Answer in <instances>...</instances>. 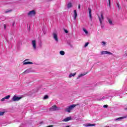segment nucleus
I'll list each match as a JSON object with an SVG mask.
<instances>
[{
  "label": "nucleus",
  "mask_w": 127,
  "mask_h": 127,
  "mask_svg": "<svg viewBox=\"0 0 127 127\" xmlns=\"http://www.w3.org/2000/svg\"><path fill=\"white\" fill-rule=\"evenodd\" d=\"M31 45L32 48H33L34 51H36L37 50V42L35 40H33L31 41Z\"/></svg>",
  "instance_id": "1"
},
{
  "label": "nucleus",
  "mask_w": 127,
  "mask_h": 127,
  "mask_svg": "<svg viewBox=\"0 0 127 127\" xmlns=\"http://www.w3.org/2000/svg\"><path fill=\"white\" fill-rule=\"evenodd\" d=\"M75 107L76 105L75 104H72L69 106H67L66 108H65V111L67 113H71V111H72Z\"/></svg>",
  "instance_id": "2"
},
{
  "label": "nucleus",
  "mask_w": 127,
  "mask_h": 127,
  "mask_svg": "<svg viewBox=\"0 0 127 127\" xmlns=\"http://www.w3.org/2000/svg\"><path fill=\"white\" fill-rule=\"evenodd\" d=\"M35 14H36V11L34 10L29 11L27 13V15L29 16V17H33V16H35Z\"/></svg>",
  "instance_id": "3"
},
{
  "label": "nucleus",
  "mask_w": 127,
  "mask_h": 127,
  "mask_svg": "<svg viewBox=\"0 0 127 127\" xmlns=\"http://www.w3.org/2000/svg\"><path fill=\"white\" fill-rule=\"evenodd\" d=\"M53 39L56 41V42H58L59 40L58 39V33L54 32L53 34Z\"/></svg>",
  "instance_id": "4"
},
{
  "label": "nucleus",
  "mask_w": 127,
  "mask_h": 127,
  "mask_svg": "<svg viewBox=\"0 0 127 127\" xmlns=\"http://www.w3.org/2000/svg\"><path fill=\"white\" fill-rule=\"evenodd\" d=\"M60 108L57 107L56 105H54L50 108V111H59Z\"/></svg>",
  "instance_id": "5"
},
{
  "label": "nucleus",
  "mask_w": 127,
  "mask_h": 127,
  "mask_svg": "<svg viewBox=\"0 0 127 127\" xmlns=\"http://www.w3.org/2000/svg\"><path fill=\"white\" fill-rule=\"evenodd\" d=\"M21 97H18L16 95H14L12 98V100L13 102H16L17 101H19V100H21Z\"/></svg>",
  "instance_id": "6"
},
{
  "label": "nucleus",
  "mask_w": 127,
  "mask_h": 127,
  "mask_svg": "<svg viewBox=\"0 0 127 127\" xmlns=\"http://www.w3.org/2000/svg\"><path fill=\"white\" fill-rule=\"evenodd\" d=\"M101 55H105L107 54V55H113V53L108 52L107 51H102L101 52Z\"/></svg>",
  "instance_id": "7"
},
{
  "label": "nucleus",
  "mask_w": 127,
  "mask_h": 127,
  "mask_svg": "<svg viewBox=\"0 0 127 127\" xmlns=\"http://www.w3.org/2000/svg\"><path fill=\"white\" fill-rule=\"evenodd\" d=\"M83 127H95L96 124H90V123H86L83 125Z\"/></svg>",
  "instance_id": "8"
},
{
  "label": "nucleus",
  "mask_w": 127,
  "mask_h": 127,
  "mask_svg": "<svg viewBox=\"0 0 127 127\" xmlns=\"http://www.w3.org/2000/svg\"><path fill=\"white\" fill-rule=\"evenodd\" d=\"M98 18L100 21V23L102 24V23H103V21H104V15L103 13H102L100 16H98Z\"/></svg>",
  "instance_id": "9"
},
{
  "label": "nucleus",
  "mask_w": 127,
  "mask_h": 127,
  "mask_svg": "<svg viewBox=\"0 0 127 127\" xmlns=\"http://www.w3.org/2000/svg\"><path fill=\"white\" fill-rule=\"evenodd\" d=\"M28 60H25L24 62H23V65H27V64H32L33 63L31 62H26L28 61Z\"/></svg>",
  "instance_id": "10"
},
{
  "label": "nucleus",
  "mask_w": 127,
  "mask_h": 127,
  "mask_svg": "<svg viewBox=\"0 0 127 127\" xmlns=\"http://www.w3.org/2000/svg\"><path fill=\"white\" fill-rule=\"evenodd\" d=\"M126 118H127V116L123 117H119L118 118L114 119V121L115 122H120V121H122V120H124V119H126Z\"/></svg>",
  "instance_id": "11"
},
{
  "label": "nucleus",
  "mask_w": 127,
  "mask_h": 127,
  "mask_svg": "<svg viewBox=\"0 0 127 127\" xmlns=\"http://www.w3.org/2000/svg\"><path fill=\"white\" fill-rule=\"evenodd\" d=\"M71 120H72V118L71 117H67L63 120L62 122H64L66 123L67 122H69V121H71Z\"/></svg>",
  "instance_id": "12"
},
{
  "label": "nucleus",
  "mask_w": 127,
  "mask_h": 127,
  "mask_svg": "<svg viewBox=\"0 0 127 127\" xmlns=\"http://www.w3.org/2000/svg\"><path fill=\"white\" fill-rule=\"evenodd\" d=\"M107 20L110 25H114V22H113V20L112 19L108 18Z\"/></svg>",
  "instance_id": "13"
},
{
  "label": "nucleus",
  "mask_w": 127,
  "mask_h": 127,
  "mask_svg": "<svg viewBox=\"0 0 127 127\" xmlns=\"http://www.w3.org/2000/svg\"><path fill=\"white\" fill-rule=\"evenodd\" d=\"M86 74L87 73H80L79 74L78 76L77 77L76 79L77 80H79V79H80V78H82V77H83V76H85V75H86Z\"/></svg>",
  "instance_id": "14"
},
{
  "label": "nucleus",
  "mask_w": 127,
  "mask_h": 127,
  "mask_svg": "<svg viewBox=\"0 0 127 127\" xmlns=\"http://www.w3.org/2000/svg\"><path fill=\"white\" fill-rule=\"evenodd\" d=\"M73 12H74V14H73V17L74 20H76V19L77 18V11L76 10H74L73 11Z\"/></svg>",
  "instance_id": "15"
},
{
  "label": "nucleus",
  "mask_w": 127,
  "mask_h": 127,
  "mask_svg": "<svg viewBox=\"0 0 127 127\" xmlns=\"http://www.w3.org/2000/svg\"><path fill=\"white\" fill-rule=\"evenodd\" d=\"M9 98H10V95H8V96H5V97L2 98L1 99V102H4L5 99H9Z\"/></svg>",
  "instance_id": "16"
},
{
  "label": "nucleus",
  "mask_w": 127,
  "mask_h": 127,
  "mask_svg": "<svg viewBox=\"0 0 127 127\" xmlns=\"http://www.w3.org/2000/svg\"><path fill=\"white\" fill-rule=\"evenodd\" d=\"M30 72H31V69H27L23 73V74H28V73H30Z\"/></svg>",
  "instance_id": "17"
},
{
  "label": "nucleus",
  "mask_w": 127,
  "mask_h": 127,
  "mask_svg": "<svg viewBox=\"0 0 127 127\" xmlns=\"http://www.w3.org/2000/svg\"><path fill=\"white\" fill-rule=\"evenodd\" d=\"M82 30L83 31H84L86 35H88V34H89V32L88 31V30H87V29L83 28Z\"/></svg>",
  "instance_id": "18"
},
{
  "label": "nucleus",
  "mask_w": 127,
  "mask_h": 127,
  "mask_svg": "<svg viewBox=\"0 0 127 127\" xmlns=\"http://www.w3.org/2000/svg\"><path fill=\"white\" fill-rule=\"evenodd\" d=\"M76 76V72H74L73 73H70L69 75V78H72V77H75Z\"/></svg>",
  "instance_id": "19"
},
{
  "label": "nucleus",
  "mask_w": 127,
  "mask_h": 127,
  "mask_svg": "<svg viewBox=\"0 0 127 127\" xmlns=\"http://www.w3.org/2000/svg\"><path fill=\"white\" fill-rule=\"evenodd\" d=\"M88 10L89 12V17L90 18H92V10L91 9V8H89Z\"/></svg>",
  "instance_id": "20"
},
{
  "label": "nucleus",
  "mask_w": 127,
  "mask_h": 127,
  "mask_svg": "<svg viewBox=\"0 0 127 127\" xmlns=\"http://www.w3.org/2000/svg\"><path fill=\"white\" fill-rule=\"evenodd\" d=\"M72 6H73V5H72V3L69 2L67 4V8H71V7H72Z\"/></svg>",
  "instance_id": "21"
},
{
  "label": "nucleus",
  "mask_w": 127,
  "mask_h": 127,
  "mask_svg": "<svg viewBox=\"0 0 127 127\" xmlns=\"http://www.w3.org/2000/svg\"><path fill=\"white\" fill-rule=\"evenodd\" d=\"M60 55H62V56H64V55H65V52L64 51H61L60 52Z\"/></svg>",
  "instance_id": "22"
},
{
  "label": "nucleus",
  "mask_w": 127,
  "mask_h": 127,
  "mask_svg": "<svg viewBox=\"0 0 127 127\" xmlns=\"http://www.w3.org/2000/svg\"><path fill=\"white\" fill-rule=\"evenodd\" d=\"M106 44H107V42H105V41H102V42H101V45L102 46H106Z\"/></svg>",
  "instance_id": "23"
},
{
  "label": "nucleus",
  "mask_w": 127,
  "mask_h": 127,
  "mask_svg": "<svg viewBox=\"0 0 127 127\" xmlns=\"http://www.w3.org/2000/svg\"><path fill=\"white\" fill-rule=\"evenodd\" d=\"M4 115V112H0V116H3Z\"/></svg>",
  "instance_id": "24"
},
{
  "label": "nucleus",
  "mask_w": 127,
  "mask_h": 127,
  "mask_svg": "<svg viewBox=\"0 0 127 127\" xmlns=\"http://www.w3.org/2000/svg\"><path fill=\"white\" fill-rule=\"evenodd\" d=\"M48 99V96L47 95H45L44 97V100H46Z\"/></svg>",
  "instance_id": "25"
},
{
  "label": "nucleus",
  "mask_w": 127,
  "mask_h": 127,
  "mask_svg": "<svg viewBox=\"0 0 127 127\" xmlns=\"http://www.w3.org/2000/svg\"><path fill=\"white\" fill-rule=\"evenodd\" d=\"M5 13H8V12H11V10H8L5 11Z\"/></svg>",
  "instance_id": "26"
},
{
  "label": "nucleus",
  "mask_w": 127,
  "mask_h": 127,
  "mask_svg": "<svg viewBox=\"0 0 127 127\" xmlns=\"http://www.w3.org/2000/svg\"><path fill=\"white\" fill-rule=\"evenodd\" d=\"M88 45H89V43H86L85 45H84V47H87V46H88Z\"/></svg>",
  "instance_id": "27"
},
{
  "label": "nucleus",
  "mask_w": 127,
  "mask_h": 127,
  "mask_svg": "<svg viewBox=\"0 0 127 127\" xmlns=\"http://www.w3.org/2000/svg\"><path fill=\"white\" fill-rule=\"evenodd\" d=\"M100 25H101L102 28H104V24L103 23V22L102 23V24L100 23Z\"/></svg>",
  "instance_id": "28"
},
{
  "label": "nucleus",
  "mask_w": 127,
  "mask_h": 127,
  "mask_svg": "<svg viewBox=\"0 0 127 127\" xmlns=\"http://www.w3.org/2000/svg\"><path fill=\"white\" fill-rule=\"evenodd\" d=\"M124 56H127V51L125 52V53L124 54Z\"/></svg>",
  "instance_id": "29"
},
{
  "label": "nucleus",
  "mask_w": 127,
  "mask_h": 127,
  "mask_svg": "<svg viewBox=\"0 0 127 127\" xmlns=\"http://www.w3.org/2000/svg\"><path fill=\"white\" fill-rule=\"evenodd\" d=\"M103 108H108V105H104Z\"/></svg>",
  "instance_id": "30"
},
{
  "label": "nucleus",
  "mask_w": 127,
  "mask_h": 127,
  "mask_svg": "<svg viewBox=\"0 0 127 127\" xmlns=\"http://www.w3.org/2000/svg\"><path fill=\"white\" fill-rule=\"evenodd\" d=\"M108 1L109 5H111V0H108Z\"/></svg>",
  "instance_id": "31"
},
{
  "label": "nucleus",
  "mask_w": 127,
  "mask_h": 127,
  "mask_svg": "<svg viewBox=\"0 0 127 127\" xmlns=\"http://www.w3.org/2000/svg\"><path fill=\"white\" fill-rule=\"evenodd\" d=\"M64 32L66 33H68V31L67 30L64 29Z\"/></svg>",
  "instance_id": "32"
},
{
  "label": "nucleus",
  "mask_w": 127,
  "mask_h": 127,
  "mask_svg": "<svg viewBox=\"0 0 127 127\" xmlns=\"http://www.w3.org/2000/svg\"><path fill=\"white\" fill-rule=\"evenodd\" d=\"M5 28H6V26L5 24H4V29H5Z\"/></svg>",
  "instance_id": "33"
},
{
  "label": "nucleus",
  "mask_w": 127,
  "mask_h": 127,
  "mask_svg": "<svg viewBox=\"0 0 127 127\" xmlns=\"http://www.w3.org/2000/svg\"><path fill=\"white\" fill-rule=\"evenodd\" d=\"M117 5H118V7H119V8H120V4H119V3H117Z\"/></svg>",
  "instance_id": "34"
},
{
  "label": "nucleus",
  "mask_w": 127,
  "mask_h": 127,
  "mask_svg": "<svg viewBox=\"0 0 127 127\" xmlns=\"http://www.w3.org/2000/svg\"><path fill=\"white\" fill-rule=\"evenodd\" d=\"M104 99H107V97L106 96L104 97Z\"/></svg>",
  "instance_id": "35"
},
{
  "label": "nucleus",
  "mask_w": 127,
  "mask_h": 127,
  "mask_svg": "<svg viewBox=\"0 0 127 127\" xmlns=\"http://www.w3.org/2000/svg\"><path fill=\"white\" fill-rule=\"evenodd\" d=\"M78 8L80 9V4L78 5Z\"/></svg>",
  "instance_id": "36"
},
{
  "label": "nucleus",
  "mask_w": 127,
  "mask_h": 127,
  "mask_svg": "<svg viewBox=\"0 0 127 127\" xmlns=\"http://www.w3.org/2000/svg\"><path fill=\"white\" fill-rule=\"evenodd\" d=\"M125 110L126 111H127V108H125Z\"/></svg>",
  "instance_id": "37"
}]
</instances>
